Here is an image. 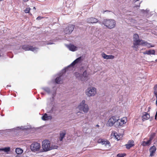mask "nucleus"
<instances>
[{
  "instance_id": "obj_1",
  "label": "nucleus",
  "mask_w": 157,
  "mask_h": 157,
  "mask_svg": "<svg viewBox=\"0 0 157 157\" xmlns=\"http://www.w3.org/2000/svg\"><path fill=\"white\" fill-rule=\"evenodd\" d=\"M42 148L45 151H48L52 149H57L58 147L56 146H50V143L49 140H45L42 142Z\"/></svg>"
},
{
  "instance_id": "obj_2",
  "label": "nucleus",
  "mask_w": 157,
  "mask_h": 157,
  "mask_svg": "<svg viewBox=\"0 0 157 157\" xmlns=\"http://www.w3.org/2000/svg\"><path fill=\"white\" fill-rule=\"evenodd\" d=\"M102 24L109 29L114 28L116 25V21L113 19L104 20L102 22Z\"/></svg>"
},
{
  "instance_id": "obj_3",
  "label": "nucleus",
  "mask_w": 157,
  "mask_h": 157,
  "mask_svg": "<svg viewBox=\"0 0 157 157\" xmlns=\"http://www.w3.org/2000/svg\"><path fill=\"white\" fill-rule=\"evenodd\" d=\"M133 43L132 47L135 49L136 51L138 50V45H140V44H141V41L143 40H140L139 39V36L138 34H134L133 36Z\"/></svg>"
},
{
  "instance_id": "obj_4",
  "label": "nucleus",
  "mask_w": 157,
  "mask_h": 157,
  "mask_svg": "<svg viewBox=\"0 0 157 157\" xmlns=\"http://www.w3.org/2000/svg\"><path fill=\"white\" fill-rule=\"evenodd\" d=\"M85 103V100H82L78 106V108L79 110L82 111L84 113H87L89 110V108L88 105Z\"/></svg>"
},
{
  "instance_id": "obj_5",
  "label": "nucleus",
  "mask_w": 157,
  "mask_h": 157,
  "mask_svg": "<svg viewBox=\"0 0 157 157\" xmlns=\"http://www.w3.org/2000/svg\"><path fill=\"white\" fill-rule=\"evenodd\" d=\"M127 121V118L126 117H123L121 119H119L118 117V119L115 125L117 127L121 128L124 126Z\"/></svg>"
},
{
  "instance_id": "obj_6",
  "label": "nucleus",
  "mask_w": 157,
  "mask_h": 157,
  "mask_svg": "<svg viewBox=\"0 0 157 157\" xmlns=\"http://www.w3.org/2000/svg\"><path fill=\"white\" fill-rule=\"evenodd\" d=\"M117 119L118 117L116 116L110 117L106 123V125L109 127L113 126L116 123H117Z\"/></svg>"
},
{
  "instance_id": "obj_7",
  "label": "nucleus",
  "mask_w": 157,
  "mask_h": 157,
  "mask_svg": "<svg viewBox=\"0 0 157 157\" xmlns=\"http://www.w3.org/2000/svg\"><path fill=\"white\" fill-rule=\"evenodd\" d=\"M30 149L33 152L38 151L40 148V144L37 142H33L31 145Z\"/></svg>"
},
{
  "instance_id": "obj_8",
  "label": "nucleus",
  "mask_w": 157,
  "mask_h": 157,
  "mask_svg": "<svg viewBox=\"0 0 157 157\" xmlns=\"http://www.w3.org/2000/svg\"><path fill=\"white\" fill-rule=\"evenodd\" d=\"M86 94L88 96H94L96 93V89L94 87H90L86 91Z\"/></svg>"
},
{
  "instance_id": "obj_9",
  "label": "nucleus",
  "mask_w": 157,
  "mask_h": 157,
  "mask_svg": "<svg viewBox=\"0 0 157 157\" xmlns=\"http://www.w3.org/2000/svg\"><path fill=\"white\" fill-rule=\"evenodd\" d=\"M82 61V57L81 56H80L78 58L76 59L73 62H72L69 66H68V67H67L65 68V71H68V70L69 69V68L71 67H73L75 64L77 63H81Z\"/></svg>"
},
{
  "instance_id": "obj_10",
  "label": "nucleus",
  "mask_w": 157,
  "mask_h": 157,
  "mask_svg": "<svg viewBox=\"0 0 157 157\" xmlns=\"http://www.w3.org/2000/svg\"><path fill=\"white\" fill-rule=\"evenodd\" d=\"M75 25H69L64 30V33L66 34H70L73 30Z\"/></svg>"
},
{
  "instance_id": "obj_11",
  "label": "nucleus",
  "mask_w": 157,
  "mask_h": 157,
  "mask_svg": "<svg viewBox=\"0 0 157 157\" xmlns=\"http://www.w3.org/2000/svg\"><path fill=\"white\" fill-rule=\"evenodd\" d=\"M22 48L25 51H34L37 48L33 47V46L28 44L24 45L22 46Z\"/></svg>"
},
{
  "instance_id": "obj_12",
  "label": "nucleus",
  "mask_w": 157,
  "mask_h": 157,
  "mask_svg": "<svg viewBox=\"0 0 157 157\" xmlns=\"http://www.w3.org/2000/svg\"><path fill=\"white\" fill-rule=\"evenodd\" d=\"M98 143L99 144H101L102 145H105L106 146L110 144L109 141L105 139H99L98 140Z\"/></svg>"
},
{
  "instance_id": "obj_13",
  "label": "nucleus",
  "mask_w": 157,
  "mask_h": 157,
  "mask_svg": "<svg viewBox=\"0 0 157 157\" xmlns=\"http://www.w3.org/2000/svg\"><path fill=\"white\" fill-rule=\"evenodd\" d=\"M150 117L149 114L147 112H143L142 113V116L141 117L142 121H144L146 120H148Z\"/></svg>"
},
{
  "instance_id": "obj_14",
  "label": "nucleus",
  "mask_w": 157,
  "mask_h": 157,
  "mask_svg": "<svg viewBox=\"0 0 157 157\" xmlns=\"http://www.w3.org/2000/svg\"><path fill=\"white\" fill-rule=\"evenodd\" d=\"M156 148L155 145L151 147L149 149V152L150 153V156H153L155 155Z\"/></svg>"
},
{
  "instance_id": "obj_15",
  "label": "nucleus",
  "mask_w": 157,
  "mask_h": 157,
  "mask_svg": "<svg viewBox=\"0 0 157 157\" xmlns=\"http://www.w3.org/2000/svg\"><path fill=\"white\" fill-rule=\"evenodd\" d=\"M135 145L134 142L133 140H129L127 144L125 145L126 148L128 149H130Z\"/></svg>"
},
{
  "instance_id": "obj_16",
  "label": "nucleus",
  "mask_w": 157,
  "mask_h": 157,
  "mask_svg": "<svg viewBox=\"0 0 157 157\" xmlns=\"http://www.w3.org/2000/svg\"><path fill=\"white\" fill-rule=\"evenodd\" d=\"M101 55L102 57L104 59H113L115 57L114 56L112 55H107L105 54L104 52H102Z\"/></svg>"
},
{
  "instance_id": "obj_17",
  "label": "nucleus",
  "mask_w": 157,
  "mask_h": 157,
  "mask_svg": "<svg viewBox=\"0 0 157 157\" xmlns=\"http://www.w3.org/2000/svg\"><path fill=\"white\" fill-rule=\"evenodd\" d=\"M140 45H142L143 46H146L148 48L153 47H154V45H151V43H148L147 41L143 40L141 41V44H140Z\"/></svg>"
},
{
  "instance_id": "obj_18",
  "label": "nucleus",
  "mask_w": 157,
  "mask_h": 157,
  "mask_svg": "<svg viewBox=\"0 0 157 157\" xmlns=\"http://www.w3.org/2000/svg\"><path fill=\"white\" fill-rule=\"evenodd\" d=\"M87 22L90 23H95L98 22V20L95 18L91 17L87 19Z\"/></svg>"
},
{
  "instance_id": "obj_19",
  "label": "nucleus",
  "mask_w": 157,
  "mask_h": 157,
  "mask_svg": "<svg viewBox=\"0 0 157 157\" xmlns=\"http://www.w3.org/2000/svg\"><path fill=\"white\" fill-rule=\"evenodd\" d=\"M143 54L144 55H155V51L154 49H151L143 52Z\"/></svg>"
},
{
  "instance_id": "obj_20",
  "label": "nucleus",
  "mask_w": 157,
  "mask_h": 157,
  "mask_svg": "<svg viewBox=\"0 0 157 157\" xmlns=\"http://www.w3.org/2000/svg\"><path fill=\"white\" fill-rule=\"evenodd\" d=\"M66 134V132L65 131H61L59 133V138L60 141H62L65 137Z\"/></svg>"
},
{
  "instance_id": "obj_21",
  "label": "nucleus",
  "mask_w": 157,
  "mask_h": 157,
  "mask_svg": "<svg viewBox=\"0 0 157 157\" xmlns=\"http://www.w3.org/2000/svg\"><path fill=\"white\" fill-rule=\"evenodd\" d=\"M151 142L149 140L147 141H143L142 142L141 145L143 146H149L151 144Z\"/></svg>"
},
{
  "instance_id": "obj_22",
  "label": "nucleus",
  "mask_w": 157,
  "mask_h": 157,
  "mask_svg": "<svg viewBox=\"0 0 157 157\" xmlns=\"http://www.w3.org/2000/svg\"><path fill=\"white\" fill-rule=\"evenodd\" d=\"M68 48L69 50L72 51H75L76 50L77 47L73 45L70 44L68 46Z\"/></svg>"
},
{
  "instance_id": "obj_23",
  "label": "nucleus",
  "mask_w": 157,
  "mask_h": 157,
  "mask_svg": "<svg viewBox=\"0 0 157 157\" xmlns=\"http://www.w3.org/2000/svg\"><path fill=\"white\" fill-rule=\"evenodd\" d=\"M10 148L9 147H6L3 148H0V151H3L6 152H7L10 151Z\"/></svg>"
},
{
  "instance_id": "obj_24",
  "label": "nucleus",
  "mask_w": 157,
  "mask_h": 157,
  "mask_svg": "<svg viewBox=\"0 0 157 157\" xmlns=\"http://www.w3.org/2000/svg\"><path fill=\"white\" fill-rule=\"evenodd\" d=\"M51 118V117L50 116H48V115L46 113H45L42 117V120L44 121L48 120Z\"/></svg>"
},
{
  "instance_id": "obj_25",
  "label": "nucleus",
  "mask_w": 157,
  "mask_h": 157,
  "mask_svg": "<svg viewBox=\"0 0 157 157\" xmlns=\"http://www.w3.org/2000/svg\"><path fill=\"white\" fill-rule=\"evenodd\" d=\"M15 151L17 154H21L23 153V150L20 148H17L15 149Z\"/></svg>"
},
{
  "instance_id": "obj_26",
  "label": "nucleus",
  "mask_w": 157,
  "mask_h": 157,
  "mask_svg": "<svg viewBox=\"0 0 157 157\" xmlns=\"http://www.w3.org/2000/svg\"><path fill=\"white\" fill-rule=\"evenodd\" d=\"M114 135L115 138L117 140H120L121 138L122 137L121 135H118L117 132H115L114 133Z\"/></svg>"
},
{
  "instance_id": "obj_27",
  "label": "nucleus",
  "mask_w": 157,
  "mask_h": 157,
  "mask_svg": "<svg viewBox=\"0 0 157 157\" xmlns=\"http://www.w3.org/2000/svg\"><path fill=\"white\" fill-rule=\"evenodd\" d=\"M62 76L61 75L59 76V77H57L55 79V82L57 84L60 83V82L62 81L61 77Z\"/></svg>"
},
{
  "instance_id": "obj_28",
  "label": "nucleus",
  "mask_w": 157,
  "mask_h": 157,
  "mask_svg": "<svg viewBox=\"0 0 157 157\" xmlns=\"http://www.w3.org/2000/svg\"><path fill=\"white\" fill-rule=\"evenodd\" d=\"M153 89L154 95L155 96H157V84L154 86Z\"/></svg>"
},
{
  "instance_id": "obj_29",
  "label": "nucleus",
  "mask_w": 157,
  "mask_h": 157,
  "mask_svg": "<svg viewBox=\"0 0 157 157\" xmlns=\"http://www.w3.org/2000/svg\"><path fill=\"white\" fill-rule=\"evenodd\" d=\"M155 136V133H153L151 135L149 140L151 142L152 140L153 139V138Z\"/></svg>"
},
{
  "instance_id": "obj_30",
  "label": "nucleus",
  "mask_w": 157,
  "mask_h": 157,
  "mask_svg": "<svg viewBox=\"0 0 157 157\" xmlns=\"http://www.w3.org/2000/svg\"><path fill=\"white\" fill-rule=\"evenodd\" d=\"M75 76L76 78H79L81 77V75L78 72H75Z\"/></svg>"
},
{
  "instance_id": "obj_31",
  "label": "nucleus",
  "mask_w": 157,
  "mask_h": 157,
  "mask_svg": "<svg viewBox=\"0 0 157 157\" xmlns=\"http://www.w3.org/2000/svg\"><path fill=\"white\" fill-rule=\"evenodd\" d=\"M126 155V154L125 153L123 154H118L117 155V157H124Z\"/></svg>"
},
{
  "instance_id": "obj_32",
  "label": "nucleus",
  "mask_w": 157,
  "mask_h": 157,
  "mask_svg": "<svg viewBox=\"0 0 157 157\" xmlns=\"http://www.w3.org/2000/svg\"><path fill=\"white\" fill-rule=\"evenodd\" d=\"M31 9L29 7L27 8L24 10V12L25 13H29Z\"/></svg>"
},
{
  "instance_id": "obj_33",
  "label": "nucleus",
  "mask_w": 157,
  "mask_h": 157,
  "mask_svg": "<svg viewBox=\"0 0 157 157\" xmlns=\"http://www.w3.org/2000/svg\"><path fill=\"white\" fill-rule=\"evenodd\" d=\"M87 72L86 71H84L82 75H81V76H83L84 77H86L87 75Z\"/></svg>"
},
{
  "instance_id": "obj_34",
  "label": "nucleus",
  "mask_w": 157,
  "mask_h": 157,
  "mask_svg": "<svg viewBox=\"0 0 157 157\" xmlns=\"http://www.w3.org/2000/svg\"><path fill=\"white\" fill-rule=\"evenodd\" d=\"M48 93H49L50 92V90L48 88H46L44 89Z\"/></svg>"
},
{
  "instance_id": "obj_35",
  "label": "nucleus",
  "mask_w": 157,
  "mask_h": 157,
  "mask_svg": "<svg viewBox=\"0 0 157 157\" xmlns=\"http://www.w3.org/2000/svg\"><path fill=\"white\" fill-rule=\"evenodd\" d=\"M146 108H147V107H146L145 109V111H147V112L148 113V112H149L150 111V109H151V108L150 107H148V110H146Z\"/></svg>"
},
{
  "instance_id": "obj_36",
  "label": "nucleus",
  "mask_w": 157,
  "mask_h": 157,
  "mask_svg": "<svg viewBox=\"0 0 157 157\" xmlns=\"http://www.w3.org/2000/svg\"><path fill=\"white\" fill-rule=\"evenodd\" d=\"M43 18V17H40V16H38V17H37L36 18V20H40V19H41Z\"/></svg>"
},
{
  "instance_id": "obj_37",
  "label": "nucleus",
  "mask_w": 157,
  "mask_h": 157,
  "mask_svg": "<svg viewBox=\"0 0 157 157\" xmlns=\"http://www.w3.org/2000/svg\"><path fill=\"white\" fill-rule=\"evenodd\" d=\"M156 98V106H157V96H155Z\"/></svg>"
},
{
  "instance_id": "obj_38",
  "label": "nucleus",
  "mask_w": 157,
  "mask_h": 157,
  "mask_svg": "<svg viewBox=\"0 0 157 157\" xmlns=\"http://www.w3.org/2000/svg\"><path fill=\"white\" fill-rule=\"evenodd\" d=\"M29 1V0H23V1L24 2H28Z\"/></svg>"
},
{
  "instance_id": "obj_39",
  "label": "nucleus",
  "mask_w": 157,
  "mask_h": 157,
  "mask_svg": "<svg viewBox=\"0 0 157 157\" xmlns=\"http://www.w3.org/2000/svg\"><path fill=\"white\" fill-rule=\"evenodd\" d=\"M15 157H22L21 156H19V155H17Z\"/></svg>"
},
{
  "instance_id": "obj_40",
  "label": "nucleus",
  "mask_w": 157,
  "mask_h": 157,
  "mask_svg": "<svg viewBox=\"0 0 157 157\" xmlns=\"http://www.w3.org/2000/svg\"><path fill=\"white\" fill-rule=\"evenodd\" d=\"M96 126L97 127H99V125H98V124H97V125H96Z\"/></svg>"
},
{
  "instance_id": "obj_41",
  "label": "nucleus",
  "mask_w": 157,
  "mask_h": 157,
  "mask_svg": "<svg viewBox=\"0 0 157 157\" xmlns=\"http://www.w3.org/2000/svg\"><path fill=\"white\" fill-rule=\"evenodd\" d=\"M33 9H35V10H36V8L35 7H33Z\"/></svg>"
},
{
  "instance_id": "obj_42",
  "label": "nucleus",
  "mask_w": 157,
  "mask_h": 157,
  "mask_svg": "<svg viewBox=\"0 0 157 157\" xmlns=\"http://www.w3.org/2000/svg\"><path fill=\"white\" fill-rule=\"evenodd\" d=\"M82 113V112H78L77 113Z\"/></svg>"
},
{
  "instance_id": "obj_43",
  "label": "nucleus",
  "mask_w": 157,
  "mask_h": 157,
  "mask_svg": "<svg viewBox=\"0 0 157 157\" xmlns=\"http://www.w3.org/2000/svg\"><path fill=\"white\" fill-rule=\"evenodd\" d=\"M155 120H157V116L156 117V118H155Z\"/></svg>"
},
{
  "instance_id": "obj_44",
  "label": "nucleus",
  "mask_w": 157,
  "mask_h": 157,
  "mask_svg": "<svg viewBox=\"0 0 157 157\" xmlns=\"http://www.w3.org/2000/svg\"><path fill=\"white\" fill-rule=\"evenodd\" d=\"M156 61H157V60H156Z\"/></svg>"
}]
</instances>
